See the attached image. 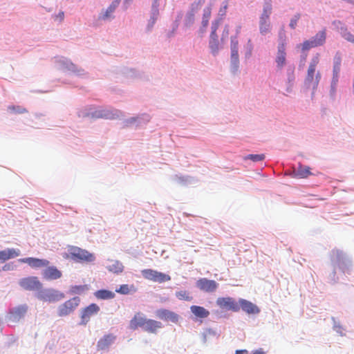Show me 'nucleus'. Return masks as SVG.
Wrapping results in <instances>:
<instances>
[{"instance_id":"79ce46f5","label":"nucleus","mask_w":354,"mask_h":354,"mask_svg":"<svg viewBox=\"0 0 354 354\" xmlns=\"http://www.w3.org/2000/svg\"><path fill=\"white\" fill-rule=\"evenodd\" d=\"M228 35H229V27L227 26H225V27L224 28V30H223L222 39L227 37Z\"/></svg>"},{"instance_id":"a18cd8bd","label":"nucleus","mask_w":354,"mask_h":354,"mask_svg":"<svg viewBox=\"0 0 354 354\" xmlns=\"http://www.w3.org/2000/svg\"><path fill=\"white\" fill-rule=\"evenodd\" d=\"M234 354H248L247 350H237Z\"/></svg>"},{"instance_id":"c9c22d12","label":"nucleus","mask_w":354,"mask_h":354,"mask_svg":"<svg viewBox=\"0 0 354 354\" xmlns=\"http://www.w3.org/2000/svg\"><path fill=\"white\" fill-rule=\"evenodd\" d=\"M300 14L297 13L290 19L289 26L292 29H295L296 28L297 21L300 19Z\"/></svg>"},{"instance_id":"393cba45","label":"nucleus","mask_w":354,"mask_h":354,"mask_svg":"<svg viewBox=\"0 0 354 354\" xmlns=\"http://www.w3.org/2000/svg\"><path fill=\"white\" fill-rule=\"evenodd\" d=\"M334 64H333V80L337 81L338 75L340 71V66L342 63V57L339 53H337L334 57Z\"/></svg>"},{"instance_id":"e433bc0d","label":"nucleus","mask_w":354,"mask_h":354,"mask_svg":"<svg viewBox=\"0 0 354 354\" xmlns=\"http://www.w3.org/2000/svg\"><path fill=\"white\" fill-rule=\"evenodd\" d=\"M116 292L124 295L128 294L129 292V286L127 284L121 285L120 288L116 290Z\"/></svg>"},{"instance_id":"0eeeda50","label":"nucleus","mask_w":354,"mask_h":354,"mask_svg":"<svg viewBox=\"0 0 354 354\" xmlns=\"http://www.w3.org/2000/svg\"><path fill=\"white\" fill-rule=\"evenodd\" d=\"M19 286L26 290H38L42 287V283L37 277H27L22 278L19 281Z\"/></svg>"},{"instance_id":"473e14b6","label":"nucleus","mask_w":354,"mask_h":354,"mask_svg":"<svg viewBox=\"0 0 354 354\" xmlns=\"http://www.w3.org/2000/svg\"><path fill=\"white\" fill-rule=\"evenodd\" d=\"M265 159L264 154H250L244 157V160H251L253 162H259Z\"/></svg>"},{"instance_id":"c85d7f7f","label":"nucleus","mask_w":354,"mask_h":354,"mask_svg":"<svg viewBox=\"0 0 354 354\" xmlns=\"http://www.w3.org/2000/svg\"><path fill=\"white\" fill-rule=\"evenodd\" d=\"M106 268L109 272L118 274L121 273L123 271L124 266L121 262L115 260L111 261V264L107 266Z\"/></svg>"},{"instance_id":"9b49d317","label":"nucleus","mask_w":354,"mask_h":354,"mask_svg":"<svg viewBox=\"0 0 354 354\" xmlns=\"http://www.w3.org/2000/svg\"><path fill=\"white\" fill-rule=\"evenodd\" d=\"M196 286L203 291L212 292L217 289L218 284L214 280L202 278L197 281Z\"/></svg>"},{"instance_id":"bb28decb","label":"nucleus","mask_w":354,"mask_h":354,"mask_svg":"<svg viewBox=\"0 0 354 354\" xmlns=\"http://www.w3.org/2000/svg\"><path fill=\"white\" fill-rule=\"evenodd\" d=\"M27 310H28V306H27V305L24 304V305L19 306L13 308L10 313H11L12 317H14V319H19L23 317L26 315Z\"/></svg>"},{"instance_id":"c03bdc74","label":"nucleus","mask_w":354,"mask_h":354,"mask_svg":"<svg viewBox=\"0 0 354 354\" xmlns=\"http://www.w3.org/2000/svg\"><path fill=\"white\" fill-rule=\"evenodd\" d=\"M64 12H62H62H59L58 13V15L56 16V18H57V19H59V21H62V20L64 19Z\"/></svg>"},{"instance_id":"cd10ccee","label":"nucleus","mask_w":354,"mask_h":354,"mask_svg":"<svg viewBox=\"0 0 354 354\" xmlns=\"http://www.w3.org/2000/svg\"><path fill=\"white\" fill-rule=\"evenodd\" d=\"M94 295L98 299H111L114 298L115 293L108 290H99L94 292Z\"/></svg>"},{"instance_id":"aec40b11","label":"nucleus","mask_w":354,"mask_h":354,"mask_svg":"<svg viewBox=\"0 0 354 354\" xmlns=\"http://www.w3.org/2000/svg\"><path fill=\"white\" fill-rule=\"evenodd\" d=\"M238 45L239 42L236 37L231 38V62L234 66H237L239 59V54H238Z\"/></svg>"},{"instance_id":"72a5a7b5","label":"nucleus","mask_w":354,"mask_h":354,"mask_svg":"<svg viewBox=\"0 0 354 354\" xmlns=\"http://www.w3.org/2000/svg\"><path fill=\"white\" fill-rule=\"evenodd\" d=\"M315 47H317V46H315V43L313 41L312 39L306 40L301 44V50L303 51H306Z\"/></svg>"},{"instance_id":"a211bd4d","label":"nucleus","mask_w":354,"mask_h":354,"mask_svg":"<svg viewBox=\"0 0 354 354\" xmlns=\"http://www.w3.org/2000/svg\"><path fill=\"white\" fill-rule=\"evenodd\" d=\"M162 327V324L160 322L147 318L142 329L149 333L156 334Z\"/></svg>"},{"instance_id":"37998d69","label":"nucleus","mask_w":354,"mask_h":354,"mask_svg":"<svg viewBox=\"0 0 354 354\" xmlns=\"http://www.w3.org/2000/svg\"><path fill=\"white\" fill-rule=\"evenodd\" d=\"M156 19H157L156 16H153L151 17V19L149 21V30H150L153 27V26L156 23Z\"/></svg>"},{"instance_id":"4468645a","label":"nucleus","mask_w":354,"mask_h":354,"mask_svg":"<svg viewBox=\"0 0 354 354\" xmlns=\"http://www.w3.org/2000/svg\"><path fill=\"white\" fill-rule=\"evenodd\" d=\"M275 62L279 69H281L286 65V45L283 42L278 46Z\"/></svg>"},{"instance_id":"ddd939ff","label":"nucleus","mask_w":354,"mask_h":354,"mask_svg":"<svg viewBox=\"0 0 354 354\" xmlns=\"http://www.w3.org/2000/svg\"><path fill=\"white\" fill-rule=\"evenodd\" d=\"M147 317L141 313H136L129 322V327L135 330L138 328H143Z\"/></svg>"},{"instance_id":"58836bf2","label":"nucleus","mask_w":354,"mask_h":354,"mask_svg":"<svg viewBox=\"0 0 354 354\" xmlns=\"http://www.w3.org/2000/svg\"><path fill=\"white\" fill-rule=\"evenodd\" d=\"M205 0H198L197 2H194L192 5V10H198L204 3Z\"/></svg>"},{"instance_id":"7c9ffc66","label":"nucleus","mask_w":354,"mask_h":354,"mask_svg":"<svg viewBox=\"0 0 354 354\" xmlns=\"http://www.w3.org/2000/svg\"><path fill=\"white\" fill-rule=\"evenodd\" d=\"M88 290L86 285L72 286L70 288L71 294H81Z\"/></svg>"},{"instance_id":"dca6fc26","label":"nucleus","mask_w":354,"mask_h":354,"mask_svg":"<svg viewBox=\"0 0 354 354\" xmlns=\"http://www.w3.org/2000/svg\"><path fill=\"white\" fill-rule=\"evenodd\" d=\"M156 315L161 319L170 321L174 323H176L178 321V315L167 309H159L156 311Z\"/></svg>"},{"instance_id":"f03ea898","label":"nucleus","mask_w":354,"mask_h":354,"mask_svg":"<svg viewBox=\"0 0 354 354\" xmlns=\"http://www.w3.org/2000/svg\"><path fill=\"white\" fill-rule=\"evenodd\" d=\"M63 257L66 259H71L78 262H92L95 260L93 254L75 246L71 247L68 249V252L65 253Z\"/></svg>"},{"instance_id":"7ed1b4c3","label":"nucleus","mask_w":354,"mask_h":354,"mask_svg":"<svg viewBox=\"0 0 354 354\" xmlns=\"http://www.w3.org/2000/svg\"><path fill=\"white\" fill-rule=\"evenodd\" d=\"M272 10L271 0L266 1L263 4L262 14L259 18V30L262 35H266L270 32V15L272 13Z\"/></svg>"},{"instance_id":"f704fd0d","label":"nucleus","mask_w":354,"mask_h":354,"mask_svg":"<svg viewBox=\"0 0 354 354\" xmlns=\"http://www.w3.org/2000/svg\"><path fill=\"white\" fill-rule=\"evenodd\" d=\"M342 36L346 39L348 41H350L351 43H353L354 44V35L350 32L349 31L347 30L346 28H345L342 32Z\"/></svg>"},{"instance_id":"2f4dec72","label":"nucleus","mask_w":354,"mask_h":354,"mask_svg":"<svg viewBox=\"0 0 354 354\" xmlns=\"http://www.w3.org/2000/svg\"><path fill=\"white\" fill-rule=\"evenodd\" d=\"M176 297L180 300L191 301L192 297L186 290H180L176 293Z\"/></svg>"},{"instance_id":"49530a36","label":"nucleus","mask_w":354,"mask_h":354,"mask_svg":"<svg viewBox=\"0 0 354 354\" xmlns=\"http://www.w3.org/2000/svg\"><path fill=\"white\" fill-rule=\"evenodd\" d=\"M209 19L203 18L202 24L204 27H207L208 25Z\"/></svg>"},{"instance_id":"1a4fd4ad","label":"nucleus","mask_w":354,"mask_h":354,"mask_svg":"<svg viewBox=\"0 0 354 354\" xmlns=\"http://www.w3.org/2000/svg\"><path fill=\"white\" fill-rule=\"evenodd\" d=\"M100 308L96 304H91L86 308H84L81 312V325H86L91 319V317L97 315Z\"/></svg>"},{"instance_id":"3c124183","label":"nucleus","mask_w":354,"mask_h":354,"mask_svg":"<svg viewBox=\"0 0 354 354\" xmlns=\"http://www.w3.org/2000/svg\"><path fill=\"white\" fill-rule=\"evenodd\" d=\"M354 3V2L353 1V3Z\"/></svg>"},{"instance_id":"8fccbe9b","label":"nucleus","mask_w":354,"mask_h":354,"mask_svg":"<svg viewBox=\"0 0 354 354\" xmlns=\"http://www.w3.org/2000/svg\"><path fill=\"white\" fill-rule=\"evenodd\" d=\"M158 3V1L157 0H155L154 1V4H157Z\"/></svg>"},{"instance_id":"4be33fe9","label":"nucleus","mask_w":354,"mask_h":354,"mask_svg":"<svg viewBox=\"0 0 354 354\" xmlns=\"http://www.w3.org/2000/svg\"><path fill=\"white\" fill-rule=\"evenodd\" d=\"M120 0H114L108 8L99 16V19L102 20H106L111 17L112 14L114 12L115 8L118 6Z\"/></svg>"},{"instance_id":"a878e982","label":"nucleus","mask_w":354,"mask_h":354,"mask_svg":"<svg viewBox=\"0 0 354 354\" xmlns=\"http://www.w3.org/2000/svg\"><path fill=\"white\" fill-rule=\"evenodd\" d=\"M311 175L310 167L307 166L299 165L297 169L294 171V176L299 178H305Z\"/></svg>"},{"instance_id":"b1692460","label":"nucleus","mask_w":354,"mask_h":354,"mask_svg":"<svg viewBox=\"0 0 354 354\" xmlns=\"http://www.w3.org/2000/svg\"><path fill=\"white\" fill-rule=\"evenodd\" d=\"M190 310L196 317L206 318L209 315V312L202 306H192Z\"/></svg>"},{"instance_id":"423d86ee","label":"nucleus","mask_w":354,"mask_h":354,"mask_svg":"<svg viewBox=\"0 0 354 354\" xmlns=\"http://www.w3.org/2000/svg\"><path fill=\"white\" fill-rule=\"evenodd\" d=\"M141 273L145 279L153 282L163 283L171 280V277L169 274L152 269L142 270Z\"/></svg>"},{"instance_id":"39448f33","label":"nucleus","mask_w":354,"mask_h":354,"mask_svg":"<svg viewBox=\"0 0 354 354\" xmlns=\"http://www.w3.org/2000/svg\"><path fill=\"white\" fill-rule=\"evenodd\" d=\"M37 297L39 299L45 302L55 303L64 299L65 295L64 292L58 290L54 288H47L41 290L38 293Z\"/></svg>"},{"instance_id":"ea45409f","label":"nucleus","mask_w":354,"mask_h":354,"mask_svg":"<svg viewBox=\"0 0 354 354\" xmlns=\"http://www.w3.org/2000/svg\"><path fill=\"white\" fill-rule=\"evenodd\" d=\"M227 7H228V3H227V1H225L223 3V6L221 7L219 10V15H221V16L225 15Z\"/></svg>"},{"instance_id":"412c9836","label":"nucleus","mask_w":354,"mask_h":354,"mask_svg":"<svg viewBox=\"0 0 354 354\" xmlns=\"http://www.w3.org/2000/svg\"><path fill=\"white\" fill-rule=\"evenodd\" d=\"M21 254V251L19 249L8 248L4 250L0 251V261H6L10 259L19 257Z\"/></svg>"},{"instance_id":"de8ad7c7","label":"nucleus","mask_w":354,"mask_h":354,"mask_svg":"<svg viewBox=\"0 0 354 354\" xmlns=\"http://www.w3.org/2000/svg\"><path fill=\"white\" fill-rule=\"evenodd\" d=\"M252 354H266V353L261 350H257V351H254Z\"/></svg>"},{"instance_id":"f257e3e1","label":"nucleus","mask_w":354,"mask_h":354,"mask_svg":"<svg viewBox=\"0 0 354 354\" xmlns=\"http://www.w3.org/2000/svg\"><path fill=\"white\" fill-rule=\"evenodd\" d=\"M319 62V55L317 53L312 58L305 78V84L308 86L312 85L313 88L317 87L321 80V73L318 71L315 74L316 68Z\"/></svg>"},{"instance_id":"4c0bfd02","label":"nucleus","mask_w":354,"mask_h":354,"mask_svg":"<svg viewBox=\"0 0 354 354\" xmlns=\"http://www.w3.org/2000/svg\"><path fill=\"white\" fill-rule=\"evenodd\" d=\"M9 109L19 113H24L27 112V110L25 108L21 106H9Z\"/></svg>"},{"instance_id":"f3484780","label":"nucleus","mask_w":354,"mask_h":354,"mask_svg":"<svg viewBox=\"0 0 354 354\" xmlns=\"http://www.w3.org/2000/svg\"><path fill=\"white\" fill-rule=\"evenodd\" d=\"M43 271L42 274L44 279L47 280H55L61 278L62 276V272L59 270L55 266H47Z\"/></svg>"},{"instance_id":"f8f14e48","label":"nucleus","mask_w":354,"mask_h":354,"mask_svg":"<svg viewBox=\"0 0 354 354\" xmlns=\"http://www.w3.org/2000/svg\"><path fill=\"white\" fill-rule=\"evenodd\" d=\"M218 26V22L212 24V32L210 34L209 46L213 54H216L219 49V42L218 40V36L216 35V30Z\"/></svg>"},{"instance_id":"9d476101","label":"nucleus","mask_w":354,"mask_h":354,"mask_svg":"<svg viewBox=\"0 0 354 354\" xmlns=\"http://www.w3.org/2000/svg\"><path fill=\"white\" fill-rule=\"evenodd\" d=\"M19 262L27 263L29 266L32 268H40L47 267L50 262L44 259H38L34 257H26L19 259Z\"/></svg>"},{"instance_id":"6ab92c4d","label":"nucleus","mask_w":354,"mask_h":354,"mask_svg":"<svg viewBox=\"0 0 354 354\" xmlns=\"http://www.w3.org/2000/svg\"><path fill=\"white\" fill-rule=\"evenodd\" d=\"M116 336L113 334H107L99 339L97 344L98 350L107 349L115 340Z\"/></svg>"},{"instance_id":"c756f323","label":"nucleus","mask_w":354,"mask_h":354,"mask_svg":"<svg viewBox=\"0 0 354 354\" xmlns=\"http://www.w3.org/2000/svg\"><path fill=\"white\" fill-rule=\"evenodd\" d=\"M326 30H323L318 33H317L311 39L315 43V46H320L324 45L326 41Z\"/></svg>"},{"instance_id":"5701e85b","label":"nucleus","mask_w":354,"mask_h":354,"mask_svg":"<svg viewBox=\"0 0 354 354\" xmlns=\"http://www.w3.org/2000/svg\"><path fill=\"white\" fill-rule=\"evenodd\" d=\"M116 116H118V111L114 113L108 109H100L93 113V117L97 118L114 119Z\"/></svg>"},{"instance_id":"6e6552de","label":"nucleus","mask_w":354,"mask_h":354,"mask_svg":"<svg viewBox=\"0 0 354 354\" xmlns=\"http://www.w3.org/2000/svg\"><path fill=\"white\" fill-rule=\"evenodd\" d=\"M216 302L217 306L221 309L234 312H238L239 310V301L236 302L235 299L232 297H218Z\"/></svg>"},{"instance_id":"09e8293b","label":"nucleus","mask_w":354,"mask_h":354,"mask_svg":"<svg viewBox=\"0 0 354 354\" xmlns=\"http://www.w3.org/2000/svg\"><path fill=\"white\" fill-rule=\"evenodd\" d=\"M189 21H192L194 20V14L191 13L189 16Z\"/></svg>"},{"instance_id":"a19ab883","label":"nucleus","mask_w":354,"mask_h":354,"mask_svg":"<svg viewBox=\"0 0 354 354\" xmlns=\"http://www.w3.org/2000/svg\"><path fill=\"white\" fill-rule=\"evenodd\" d=\"M210 17H211V8L207 7L203 10V18L209 19L210 18Z\"/></svg>"},{"instance_id":"2eb2a0df","label":"nucleus","mask_w":354,"mask_h":354,"mask_svg":"<svg viewBox=\"0 0 354 354\" xmlns=\"http://www.w3.org/2000/svg\"><path fill=\"white\" fill-rule=\"evenodd\" d=\"M239 309L241 308L248 314H258L260 312L257 306L244 299L239 300Z\"/></svg>"},{"instance_id":"20e7f679","label":"nucleus","mask_w":354,"mask_h":354,"mask_svg":"<svg viewBox=\"0 0 354 354\" xmlns=\"http://www.w3.org/2000/svg\"><path fill=\"white\" fill-rule=\"evenodd\" d=\"M80 304V298L74 297L58 306L57 314L60 317L68 316L73 313Z\"/></svg>"}]
</instances>
